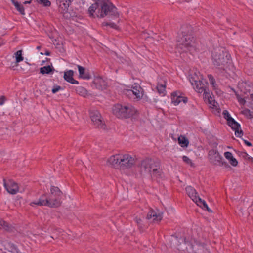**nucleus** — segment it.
I'll return each mask as SVG.
<instances>
[{"instance_id": "1", "label": "nucleus", "mask_w": 253, "mask_h": 253, "mask_svg": "<svg viewBox=\"0 0 253 253\" xmlns=\"http://www.w3.org/2000/svg\"><path fill=\"white\" fill-rule=\"evenodd\" d=\"M170 244L172 247L178 250L188 251L192 250L194 253H208L209 251L206 247V245L198 241H195L194 244H191L186 242L185 238L182 237L172 236L170 240Z\"/></svg>"}, {"instance_id": "2", "label": "nucleus", "mask_w": 253, "mask_h": 253, "mask_svg": "<svg viewBox=\"0 0 253 253\" xmlns=\"http://www.w3.org/2000/svg\"><path fill=\"white\" fill-rule=\"evenodd\" d=\"M138 168L142 175L148 176L152 179L158 180L163 177L162 170L151 159L146 158L141 160Z\"/></svg>"}, {"instance_id": "3", "label": "nucleus", "mask_w": 253, "mask_h": 253, "mask_svg": "<svg viewBox=\"0 0 253 253\" xmlns=\"http://www.w3.org/2000/svg\"><path fill=\"white\" fill-rule=\"evenodd\" d=\"M189 28L188 27H183L181 35L177 38L176 49L179 53L192 52L195 50L194 38L188 33Z\"/></svg>"}, {"instance_id": "4", "label": "nucleus", "mask_w": 253, "mask_h": 253, "mask_svg": "<svg viewBox=\"0 0 253 253\" xmlns=\"http://www.w3.org/2000/svg\"><path fill=\"white\" fill-rule=\"evenodd\" d=\"M212 60L214 66L221 72L226 71L231 64L230 54L222 48L214 49L212 53Z\"/></svg>"}, {"instance_id": "5", "label": "nucleus", "mask_w": 253, "mask_h": 253, "mask_svg": "<svg viewBox=\"0 0 253 253\" xmlns=\"http://www.w3.org/2000/svg\"><path fill=\"white\" fill-rule=\"evenodd\" d=\"M107 163L115 168L126 169L134 166L135 161L134 158L129 154H116L111 156Z\"/></svg>"}, {"instance_id": "6", "label": "nucleus", "mask_w": 253, "mask_h": 253, "mask_svg": "<svg viewBox=\"0 0 253 253\" xmlns=\"http://www.w3.org/2000/svg\"><path fill=\"white\" fill-rule=\"evenodd\" d=\"M112 112L119 118H129L136 113V110L130 104H117L113 107Z\"/></svg>"}, {"instance_id": "7", "label": "nucleus", "mask_w": 253, "mask_h": 253, "mask_svg": "<svg viewBox=\"0 0 253 253\" xmlns=\"http://www.w3.org/2000/svg\"><path fill=\"white\" fill-rule=\"evenodd\" d=\"M99 8L100 18L106 16L118 17L119 16L117 8L109 0H101Z\"/></svg>"}, {"instance_id": "8", "label": "nucleus", "mask_w": 253, "mask_h": 253, "mask_svg": "<svg viewBox=\"0 0 253 253\" xmlns=\"http://www.w3.org/2000/svg\"><path fill=\"white\" fill-rule=\"evenodd\" d=\"M208 158L210 162L213 165L228 167V164L224 161L223 158L215 150L212 149L209 151Z\"/></svg>"}, {"instance_id": "9", "label": "nucleus", "mask_w": 253, "mask_h": 253, "mask_svg": "<svg viewBox=\"0 0 253 253\" xmlns=\"http://www.w3.org/2000/svg\"><path fill=\"white\" fill-rule=\"evenodd\" d=\"M194 89L198 93H207L206 89L207 83L205 80L200 79L196 74L192 76L189 80Z\"/></svg>"}, {"instance_id": "10", "label": "nucleus", "mask_w": 253, "mask_h": 253, "mask_svg": "<svg viewBox=\"0 0 253 253\" xmlns=\"http://www.w3.org/2000/svg\"><path fill=\"white\" fill-rule=\"evenodd\" d=\"M62 195V192L59 189V188L56 186H52L50 188V196L49 197L52 203H55L54 208H57L59 207L61 203V198Z\"/></svg>"}, {"instance_id": "11", "label": "nucleus", "mask_w": 253, "mask_h": 253, "mask_svg": "<svg viewBox=\"0 0 253 253\" xmlns=\"http://www.w3.org/2000/svg\"><path fill=\"white\" fill-rule=\"evenodd\" d=\"M125 94L127 96H134L138 99H141L144 94L143 89L138 84H134L131 87V89L125 91Z\"/></svg>"}, {"instance_id": "12", "label": "nucleus", "mask_w": 253, "mask_h": 253, "mask_svg": "<svg viewBox=\"0 0 253 253\" xmlns=\"http://www.w3.org/2000/svg\"><path fill=\"white\" fill-rule=\"evenodd\" d=\"M31 206H46L51 208H54L55 203H52L50 198L47 196L46 194H42L38 200L33 201L30 203Z\"/></svg>"}, {"instance_id": "13", "label": "nucleus", "mask_w": 253, "mask_h": 253, "mask_svg": "<svg viewBox=\"0 0 253 253\" xmlns=\"http://www.w3.org/2000/svg\"><path fill=\"white\" fill-rule=\"evenodd\" d=\"M90 117L93 125L96 127L105 129V126L101 119V114L97 110L90 111Z\"/></svg>"}, {"instance_id": "14", "label": "nucleus", "mask_w": 253, "mask_h": 253, "mask_svg": "<svg viewBox=\"0 0 253 253\" xmlns=\"http://www.w3.org/2000/svg\"><path fill=\"white\" fill-rule=\"evenodd\" d=\"M3 185L7 192L11 194H15L19 191L18 184L12 180L3 179Z\"/></svg>"}, {"instance_id": "15", "label": "nucleus", "mask_w": 253, "mask_h": 253, "mask_svg": "<svg viewBox=\"0 0 253 253\" xmlns=\"http://www.w3.org/2000/svg\"><path fill=\"white\" fill-rule=\"evenodd\" d=\"M181 101L186 103L187 102V98L182 96L180 92H174L171 93V102L174 105H178Z\"/></svg>"}, {"instance_id": "16", "label": "nucleus", "mask_w": 253, "mask_h": 253, "mask_svg": "<svg viewBox=\"0 0 253 253\" xmlns=\"http://www.w3.org/2000/svg\"><path fill=\"white\" fill-rule=\"evenodd\" d=\"M228 125L230 126L232 129L235 131V134L237 137H241L243 134L242 130H239L240 128V125L237 123L235 120L230 119V122L228 123Z\"/></svg>"}, {"instance_id": "17", "label": "nucleus", "mask_w": 253, "mask_h": 253, "mask_svg": "<svg viewBox=\"0 0 253 253\" xmlns=\"http://www.w3.org/2000/svg\"><path fill=\"white\" fill-rule=\"evenodd\" d=\"M147 219H150L153 218L154 221H160L163 218L162 213L160 212L157 210L155 211L151 209L149 212L147 213Z\"/></svg>"}, {"instance_id": "18", "label": "nucleus", "mask_w": 253, "mask_h": 253, "mask_svg": "<svg viewBox=\"0 0 253 253\" xmlns=\"http://www.w3.org/2000/svg\"><path fill=\"white\" fill-rule=\"evenodd\" d=\"M186 191L189 197L195 203L198 202L200 198L196 192V190L191 186H188L185 188Z\"/></svg>"}, {"instance_id": "19", "label": "nucleus", "mask_w": 253, "mask_h": 253, "mask_svg": "<svg viewBox=\"0 0 253 253\" xmlns=\"http://www.w3.org/2000/svg\"><path fill=\"white\" fill-rule=\"evenodd\" d=\"M95 2L92 4L88 9V12L90 14V16H93L94 12L97 10L96 14L97 17H100V13H99V8L100 7V5L99 3H101V0H95Z\"/></svg>"}, {"instance_id": "20", "label": "nucleus", "mask_w": 253, "mask_h": 253, "mask_svg": "<svg viewBox=\"0 0 253 253\" xmlns=\"http://www.w3.org/2000/svg\"><path fill=\"white\" fill-rule=\"evenodd\" d=\"M93 83L96 88L103 90L105 89L107 86L106 82L101 77H96L93 81Z\"/></svg>"}, {"instance_id": "21", "label": "nucleus", "mask_w": 253, "mask_h": 253, "mask_svg": "<svg viewBox=\"0 0 253 253\" xmlns=\"http://www.w3.org/2000/svg\"><path fill=\"white\" fill-rule=\"evenodd\" d=\"M74 72L72 70H70L64 73V78L68 82L74 84H79L78 81L74 79L73 76Z\"/></svg>"}, {"instance_id": "22", "label": "nucleus", "mask_w": 253, "mask_h": 253, "mask_svg": "<svg viewBox=\"0 0 253 253\" xmlns=\"http://www.w3.org/2000/svg\"><path fill=\"white\" fill-rule=\"evenodd\" d=\"M59 8L62 12L66 11L69 6L70 1L68 0H56Z\"/></svg>"}, {"instance_id": "23", "label": "nucleus", "mask_w": 253, "mask_h": 253, "mask_svg": "<svg viewBox=\"0 0 253 253\" xmlns=\"http://www.w3.org/2000/svg\"><path fill=\"white\" fill-rule=\"evenodd\" d=\"M55 70L54 68L50 65L44 66L40 68V73L43 75L52 74Z\"/></svg>"}, {"instance_id": "24", "label": "nucleus", "mask_w": 253, "mask_h": 253, "mask_svg": "<svg viewBox=\"0 0 253 253\" xmlns=\"http://www.w3.org/2000/svg\"><path fill=\"white\" fill-rule=\"evenodd\" d=\"M77 67L79 70L80 76L84 79H89L90 78V75L88 73L85 72V68L80 65H77Z\"/></svg>"}, {"instance_id": "25", "label": "nucleus", "mask_w": 253, "mask_h": 253, "mask_svg": "<svg viewBox=\"0 0 253 253\" xmlns=\"http://www.w3.org/2000/svg\"><path fill=\"white\" fill-rule=\"evenodd\" d=\"M5 247L8 251L12 253H18L19 252L16 246L11 242H7L5 244Z\"/></svg>"}, {"instance_id": "26", "label": "nucleus", "mask_w": 253, "mask_h": 253, "mask_svg": "<svg viewBox=\"0 0 253 253\" xmlns=\"http://www.w3.org/2000/svg\"><path fill=\"white\" fill-rule=\"evenodd\" d=\"M12 227L8 223L4 221L2 219L0 218V229H3L7 231H11Z\"/></svg>"}, {"instance_id": "27", "label": "nucleus", "mask_w": 253, "mask_h": 253, "mask_svg": "<svg viewBox=\"0 0 253 253\" xmlns=\"http://www.w3.org/2000/svg\"><path fill=\"white\" fill-rule=\"evenodd\" d=\"M166 83L165 81H162L161 82L158 83L157 86V89L160 94L164 95L166 90Z\"/></svg>"}, {"instance_id": "28", "label": "nucleus", "mask_w": 253, "mask_h": 253, "mask_svg": "<svg viewBox=\"0 0 253 253\" xmlns=\"http://www.w3.org/2000/svg\"><path fill=\"white\" fill-rule=\"evenodd\" d=\"M12 3L15 6L17 10L21 14L24 15V9L22 5L20 4L18 1L15 0H11Z\"/></svg>"}, {"instance_id": "29", "label": "nucleus", "mask_w": 253, "mask_h": 253, "mask_svg": "<svg viewBox=\"0 0 253 253\" xmlns=\"http://www.w3.org/2000/svg\"><path fill=\"white\" fill-rule=\"evenodd\" d=\"M198 206H200V207L203 206V208H206L207 210L209 212H212L211 210L206 202L204 200H202L201 198H199L198 200V202L196 203Z\"/></svg>"}, {"instance_id": "30", "label": "nucleus", "mask_w": 253, "mask_h": 253, "mask_svg": "<svg viewBox=\"0 0 253 253\" xmlns=\"http://www.w3.org/2000/svg\"><path fill=\"white\" fill-rule=\"evenodd\" d=\"M22 51L20 50L17 51L15 53V58H16V62L17 63H19L20 62H21L24 60V58L22 56Z\"/></svg>"}, {"instance_id": "31", "label": "nucleus", "mask_w": 253, "mask_h": 253, "mask_svg": "<svg viewBox=\"0 0 253 253\" xmlns=\"http://www.w3.org/2000/svg\"><path fill=\"white\" fill-rule=\"evenodd\" d=\"M179 143L182 146H187L189 142L188 140L184 137L180 136L178 138Z\"/></svg>"}, {"instance_id": "32", "label": "nucleus", "mask_w": 253, "mask_h": 253, "mask_svg": "<svg viewBox=\"0 0 253 253\" xmlns=\"http://www.w3.org/2000/svg\"><path fill=\"white\" fill-rule=\"evenodd\" d=\"M36 2L43 6L48 7L50 6L51 2L48 0H36Z\"/></svg>"}, {"instance_id": "33", "label": "nucleus", "mask_w": 253, "mask_h": 253, "mask_svg": "<svg viewBox=\"0 0 253 253\" xmlns=\"http://www.w3.org/2000/svg\"><path fill=\"white\" fill-rule=\"evenodd\" d=\"M245 88L247 91L250 93L253 91V84L251 83H245Z\"/></svg>"}, {"instance_id": "34", "label": "nucleus", "mask_w": 253, "mask_h": 253, "mask_svg": "<svg viewBox=\"0 0 253 253\" xmlns=\"http://www.w3.org/2000/svg\"><path fill=\"white\" fill-rule=\"evenodd\" d=\"M134 220H135V222L137 223V224L138 227L140 228V229L143 230V224H142V219L140 218L136 217L134 218Z\"/></svg>"}, {"instance_id": "35", "label": "nucleus", "mask_w": 253, "mask_h": 253, "mask_svg": "<svg viewBox=\"0 0 253 253\" xmlns=\"http://www.w3.org/2000/svg\"><path fill=\"white\" fill-rule=\"evenodd\" d=\"M210 83L212 85L213 87L216 89V84H215V80L214 79L213 77L211 75H208V76Z\"/></svg>"}, {"instance_id": "36", "label": "nucleus", "mask_w": 253, "mask_h": 253, "mask_svg": "<svg viewBox=\"0 0 253 253\" xmlns=\"http://www.w3.org/2000/svg\"><path fill=\"white\" fill-rule=\"evenodd\" d=\"M224 117L227 120L228 123L230 122V119H233L227 110H224L223 112Z\"/></svg>"}, {"instance_id": "37", "label": "nucleus", "mask_w": 253, "mask_h": 253, "mask_svg": "<svg viewBox=\"0 0 253 253\" xmlns=\"http://www.w3.org/2000/svg\"><path fill=\"white\" fill-rule=\"evenodd\" d=\"M183 161L187 164H189L190 166H193V163L191 160L187 156H183L182 157Z\"/></svg>"}, {"instance_id": "38", "label": "nucleus", "mask_w": 253, "mask_h": 253, "mask_svg": "<svg viewBox=\"0 0 253 253\" xmlns=\"http://www.w3.org/2000/svg\"><path fill=\"white\" fill-rule=\"evenodd\" d=\"M229 163H230V164L231 165H232L233 166L235 167V166H237V165H238V161L233 157L231 159H230L229 160Z\"/></svg>"}, {"instance_id": "39", "label": "nucleus", "mask_w": 253, "mask_h": 253, "mask_svg": "<svg viewBox=\"0 0 253 253\" xmlns=\"http://www.w3.org/2000/svg\"><path fill=\"white\" fill-rule=\"evenodd\" d=\"M224 155L225 157L229 160L230 159H231L233 156L232 155V154L230 152H226L224 153Z\"/></svg>"}, {"instance_id": "40", "label": "nucleus", "mask_w": 253, "mask_h": 253, "mask_svg": "<svg viewBox=\"0 0 253 253\" xmlns=\"http://www.w3.org/2000/svg\"><path fill=\"white\" fill-rule=\"evenodd\" d=\"M61 89V87L60 86H56V87H54L52 89V92L53 93H55L57 92H58L59 90H60Z\"/></svg>"}, {"instance_id": "41", "label": "nucleus", "mask_w": 253, "mask_h": 253, "mask_svg": "<svg viewBox=\"0 0 253 253\" xmlns=\"http://www.w3.org/2000/svg\"><path fill=\"white\" fill-rule=\"evenodd\" d=\"M5 100V98L4 96H1L0 97V105H2L4 104Z\"/></svg>"}, {"instance_id": "42", "label": "nucleus", "mask_w": 253, "mask_h": 253, "mask_svg": "<svg viewBox=\"0 0 253 253\" xmlns=\"http://www.w3.org/2000/svg\"><path fill=\"white\" fill-rule=\"evenodd\" d=\"M238 101L239 102H240V103L241 104H244L245 103V100L244 98H239V97H238Z\"/></svg>"}, {"instance_id": "43", "label": "nucleus", "mask_w": 253, "mask_h": 253, "mask_svg": "<svg viewBox=\"0 0 253 253\" xmlns=\"http://www.w3.org/2000/svg\"><path fill=\"white\" fill-rule=\"evenodd\" d=\"M244 143L248 146H251L252 143L246 140H244Z\"/></svg>"}, {"instance_id": "44", "label": "nucleus", "mask_w": 253, "mask_h": 253, "mask_svg": "<svg viewBox=\"0 0 253 253\" xmlns=\"http://www.w3.org/2000/svg\"><path fill=\"white\" fill-rule=\"evenodd\" d=\"M109 26L113 28H116V25L113 23H110Z\"/></svg>"}, {"instance_id": "45", "label": "nucleus", "mask_w": 253, "mask_h": 253, "mask_svg": "<svg viewBox=\"0 0 253 253\" xmlns=\"http://www.w3.org/2000/svg\"><path fill=\"white\" fill-rule=\"evenodd\" d=\"M79 90H80L81 92H85V89L84 88L81 87L79 88Z\"/></svg>"}, {"instance_id": "46", "label": "nucleus", "mask_w": 253, "mask_h": 253, "mask_svg": "<svg viewBox=\"0 0 253 253\" xmlns=\"http://www.w3.org/2000/svg\"><path fill=\"white\" fill-rule=\"evenodd\" d=\"M109 24H110V23H109L108 22H103L102 23L103 26H109Z\"/></svg>"}, {"instance_id": "47", "label": "nucleus", "mask_w": 253, "mask_h": 253, "mask_svg": "<svg viewBox=\"0 0 253 253\" xmlns=\"http://www.w3.org/2000/svg\"><path fill=\"white\" fill-rule=\"evenodd\" d=\"M250 97L251 98V103H252V102H253V93L250 94Z\"/></svg>"}, {"instance_id": "48", "label": "nucleus", "mask_w": 253, "mask_h": 253, "mask_svg": "<svg viewBox=\"0 0 253 253\" xmlns=\"http://www.w3.org/2000/svg\"><path fill=\"white\" fill-rule=\"evenodd\" d=\"M45 55L48 56L50 54V53L49 51H46L44 54Z\"/></svg>"}, {"instance_id": "49", "label": "nucleus", "mask_w": 253, "mask_h": 253, "mask_svg": "<svg viewBox=\"0 0 253 253\" xmlns=\"http://www.w3.org/2000/svg\"><path fill=\"white\" fill-rule=\"evenodd\" d=\"M250 116L251 118H253V111L249 112Z\"/></svg>"}, {"instance_id": "50", "label": "nucleus", "mask_w": 253, "mask_h": 253, "mask_svg": "<svg viewBox=\"0 0 253 253\" xmlns=\"http://www.w3.org/2000/svg\"><path fill=\"white\" fill-rule=\"evenodd\" d=\"M31 3V1H25V2H24V3H25V4H26V3Z\"/></svg>"}, {"instance_id": "51", "label": "nucleus", "mask_w": 253, "mask_h": 253, "mask_svg": "<svg viewBox=\"0 0 253 253\" xmlns=\"http://www.w3.org/2000/svg\"><path fill=\"white\" fill-rule=\"evenodd\" d=\"M37 49L38 50H40V49H41V46H37Z\"/></svg>"}, {"instance_id": "52", "label": "nucleus", "mask_w": 253, "mask_h": 253, "mask_svg": "<svg viewBox=\"0 0 253 253\" xmlns=\"http://www.w3.org/2000/svg\"><path fill=\"white\" fill-rule=\"evenodd\" d=\"M44 63H45V61H42V64H44Z\"/></svg>"}, {"instance_id": "53", "label": "nucleus", "mask_w": 253, "mask_h": 253, "mask_svg": "<svg viewBox=\"0 0 253 253\" xmlns=\"http://www.w3.org/2000/svg\"><path fill=\"white\" fill-rule=\"evenodd\" d=\"M251 104L252 105V107L253 108V102L251 103Z\"/></svg>"}, {"instance_id": "54", "label": "nucleus", "mask_w": 253, "mask_h": 253, "mask_svg": "<svg viewBox=\"0 0 253 253\" xmlns=\"http://www.w3.org/2000/svg\"><path fill=\"white\" fill-rule=\"evenodd\" d=\"M40 54H42V55H43V53H42V52H41Z\"/></svg>"}]
</instances>
